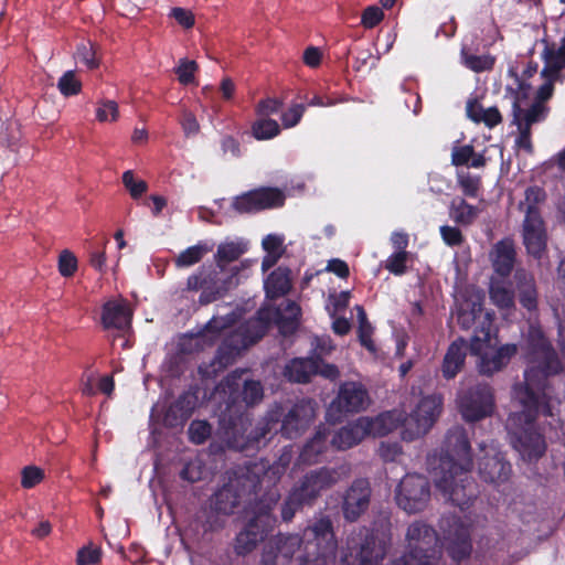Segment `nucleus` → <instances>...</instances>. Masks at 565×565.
<instances>
[{
	"instance_id": "1",
	"label": "nucleus",
	"mask_w": 565,
	"mask_h": 565,
	"mask_svg": "<svg viewBox=\"0 0 565 565\" xmlns=\"http://www.w3.org/2000/svg\"><path fill=\"white\" fill-rule=\"evenodd\" d=\"M527 367L524 384L514 386L515 397L523 409L518 415L525 426L515 434L513 446L526 461L539 460L546 450L544 436L535 428L540 414L552 416L550 395L546 392L548 377L564 371L557 351L540 329L529 332L524 349Z\"/></svg>"
},
{
	"instance_id": "2",
	"label": "nucleus",
	"mask_w": 565,
	"mask_h": 565,
	"mask_svg": "<svg viewBox=\"0 0 565 565\" xmlns=\"http://www.w3.org/2000/svg\"><path fill=\"white\" fill-rule=\"evenodd\" d=\"M225 407L221 411L218 433L230 449L247 452L258 450L270 439L282 416V406L273 405L252 429L250 406L263 399L264 391L259 381L243 380L237 371L228 374L218 385Z\"/></svg>"
},
{
	"instance_id": "3",
	"label": "nucleus",
	"mask_w": 565,
	"mask_h": 565,
	"mask_svg": "<svg viewBox=\"0 0 565 565\" xmlns=\"http://www.w3.org/2000/svg\"><path fill=\"white\" fill-rule=\"evenodd\" d=\"M275 545L284 561L291 559L298 553L297 558L301 564L312 557H333L337 554L338 542L332 521L329 516H322L308 525L301 535L281 536Z\"/></svg>"
},
{
	"instance_id": "4",
	"label": "nucleus",
	"mask_w": 565,
	"mask_h": 565,
	"mask_svg": "<svg viewBox=\"0 0 565 565\" xmlns=\"http://www.w3.org/2000/svg\"><path fill=\"white\" fill-rule=\"evenodd\" d=\"M266 466L262 462H244L228 472V481L224 483L212 497L211 505L225 515L233 514L241 503L254 504L260 497V477Z\"/></svg>"
},
{
	"instance_id": "5",
	"label": "nucleus",
	"mask_w": 565,
	"mask_h": 565,
	"mask_svg": "<svg viewBox=\"0 0 565 565\" xmlns=\"http://www.w3.org/2000/svg\"><path fill=\"white\" fill-rule=\"evenodd\" d=\"M279 499L280 491L274 480L252 507L253 518L236 535L234 550L237 555L244 556L250 553L271 532L276 524V518L271 511Z\"/></svg>"
},
{
	"instance_id": "6",
	"label": "nucleus",
	"mask_w": 565,
	"mask_h": 565,
	"mask_svg": "<svg viewBox=\"0 0 565 565\" xmlns=\"http://www.w3.org/2000/svg\"><path fill=\"white\" fill-rule=\"evenodd\" d=\"M340 480V472L334 468L321 467L305 473L291 488L281 504L282 521L290 522L296 512L303 507H312L323 491L332 488Z\"/></svg>"
},
{
	"instance_id": "7",
	"label": "nucleus",
	"mask_w": 565,
	"mask_h": 565,
	"mask_svg": "<svg viewBox=\"0 0 565 565\" xmlns=\"http://www.w3.org/2000/svg\"><path fill=\"white\" fill-rule=\"evenodd\" d=\"M407 551L391 565H436L441 556L438 534L422 521L409 524L406 533Z\"/></svg>"
},
{
	"instance_id": "8",
	"label": "nucleus",
	"mask_w": 565,
	"mask_h": 565,
	"mask_svg": "<svg viewBox=\"0 0 565 565\" xmlns=\"http://www.w3.org/2000/svg\"><path fill=\"white\" fill-rule=\"evenodd\" d=\"M471 468L461 471L435 470L436 488L460 510L468 509L478 497V487L469 476Z\"/></svg>"
},
{
	"instance_id": "9",
	"label": "nucleus",
	"mask_w": 565,
	"mask_h": 565,
	"mask_svg": "<svg viewBox=\"0 0 565 565\" xmlns=\"http://www.w3.org/2000/svg\"><path fill=\"white\" fill-rule=\"evenodd\" d=\"M443 403L441 394L424 396L416 408L403 420L402 438L413 441L427 434L440 415Z\"/></svg>"
},
{
	"instance_id": "10",
	"label": "nucleus",
	"mask_w": 565,
	"mask_h": 565,
	"mask_svg": "<svg viewBox=\"0 0 565 565\" xmlns=\"http://www.w3.org/2000/svg\"><path fill=\"white\" fill-rule=\"evenodd\" d=\"M461 468H472L471 446L466 429L455 426L448 429L435 470L461 471Z\"/></svg>"
},
{
	"instance_id": "11",
	"label": "nucleus",
	"mask_w": 565,
	"mask_h": 565,
	"mask_svg": "<svg viewBox=\"0 0 565 565\" xmlns=\"http://www.w3.org/2000/svg\"><path fill=\"white\" fill-rule=\"evenodd\" d=\"M369 402V393L360 382H343L337 396L330 403L326 412L329 423H340L347 414L359 413L365 408Z\"/></svg>"
},
{
	"instance_id": "12",
	"label": "nucleus",
	"mask_w": 565,
	"mask_h": 565,
	"mask_svg": "<svg viewBox=\"0 0 565 565\" xmlns=\"http://www.w3.org/2000/svg\"><path fill=\"white\" fill-rule=\"evenodd\" d=\"M479 477L487 483L500 484L510 479L512 466L493 443H481L477 456Z\"/></svg>"
},
{
	"instance_id": "13",
	"label": "nucleus",
	"mask_w": 565,
	"mask_h": 565,
	"mask_svg": "<svg viewBox=\"0 0 565 565\" xmlns=\"http://www.w3.org/2000/svg\"><path fill=\"white\" fill-rule=\"evenodd\" d=\"M429 498V481L418 473L406 475L398 483L395 495L398 507L407 513L423 511Z\"/></svg>"
},
{
	"instance_id": "14",
	"label": "nucleus",
	"mask_w": 565,
	"mask_h": 565,
	"mask_svg": "<svg viewBox=\"0 0 565 565\" xmlns=\"http://www.w3.org/2000/svg\"><path fill=\"white\" fill-rule=\"evenodd\" d=\"M459 411L466 422H478L492 414L494 398L490 385L479 383L465 391L458 399Z\"/></svg>"
},
{
	"instance_id": "15",
	"label": "nucleus",
	"mask_w": 565,
	"mask_h": 565,
	"mask_svg": "<svg viewBox=\"0 0 565 565\" xmlns=\"http://www.w3.org/2000/svg\"><path fill=\"white\" fill-rule=\"evenodd\" d=\"M316 409L317 402L312 398H301L297 401L287 413L282 411L279 424L269 435L280 431L287 439L298 437L315 419Z\"/></svg>"
},
{
	"instance_id": "16",
	"label": "nucleus",
	"mask_w": 565,
	"mask_h": 565,
	"mask_svg": "<svg viewBox=\"0 0 565 565\" xmlns=\"http://www.w3.org/2000/svg\"><path fill=\"white\" fill-rule=\"evenodd\" d=\"M285 200L284 192L277 188H259L235 196L231 206L238 214H249L280 207Z\"/></svg>"
},
{
	"instance_id": "17",
	"label": "nucleus",
	"mask_w": 565,
	"mask_h": 565,
	"mask_svg": "<svg viewBox=\"0 0 565 565\" xmlns=\"http://www.w3.org/2000/svg\"><path fill=\"white\" fill-rule=\"evenodd\" d=\"M371 483L365 478L355 479L342 495L341 510L345 521L356 522L371 502Z\"/></svg>"
},
{
	"instance_id": "18",
	"label": "nucleus",
	"mask_w": 565,
	"mask_h": 565,
	"mask_svg": "<svg viewBox=\"0 0 565 565\" xmlns=\"http://www.w3.org/2000/svg\"><path fill=\"white\" fill-rule=\"evenodd\" d=\"M522 236L526 252L534 258L540 259L547 245L545 223L540 211L533 207L525 210Z\"/></svg>"
},
{
	"instance_id": "19",
	"label": "nucleus",
	"mask_w": 565,
	"mask_h": 565,
	"mask_svg": "<svg viewBox=\"0 0 565 565\" xmlns=\"http://www.w3.org/2000/svg\"><path fill=\"white\" fill-rule=\"evenodd\" d=\"M515 78L518 84V90H513L514 99L512 103V124L515 126H526L529 128L532 127L533 124L539 122L545 118L546 107L540 102H534L529 109H523L520 105V92L524 95L526 90L530 88V85L524 81H521L519 75L510 71Z\"/></svg>"
},
{
	"instance_id": "20",
	"label": "nucleus",
	"mask_w": 565,
	"mask_h": 565,
	"mask_svg": "<svg viewBox=\"0 0 565 565\" xmlns=\"http://www.w3.org/2000/svg\"><path fill=\"white\" fill-rule=\"evenodd\" d=\"M514 295L519 303L529 313L537 311L539 290L534 276L524 268H518L513 275Z\"/></svg>"
},
{
	"instance_id": "21",
	"label": "nucleus",
	"mask_w": 565,
	"mask_h": 565,
	"mask_svg": "<svg viewBox=\"0 0 565 565\" xmlns=\"http://www.w3.org/2000/svg\"><path fill=\"white\" fill-rule=\"evenodd\" d=\"M198 403V396L192 392H183L166 409L162 424L167 428L182 427L192 416Z\"/></svg>"
},
{
	"instance_id": "22",
	"label": "nucleus",
	"mask_w": 565,
	"mask_h": 565,
	"mask_svg": "<svg viewBox=\"0 0 565 565\" xmlns=\"http://www.w3.org/2000/svg\"><path fill=\"white\" fill-rule=\"evenodd\" d=\"M490 258L494 273L501 278H508L513 271L516 260L514 241L504 237L497 242L492 247Z\"/></svg>"
},
{
	"instance_id": "23",
	"label": "nucleus",
	"mask_w": 565,
	"mask_h": 565,
	"mask_svg": "<svg viewBox=\"0 0 565 565\" xmlns=\"http://www.w3.org/2000/svg\"><path fill=\"white\" fill-rule=\"evenodd\" d=\"M365 425H369L366 417H359L356 420L349 423L337 430L333 434L330 444L337 450H347L352 448L369 436L366 428L364 427Z\"/></svg>"
},
{
	"instance_id": "24",
	"label": "nucleus",
	"mask_w": 565,
	"mask_h": 565,
	"mask_svg": "<svg viewBox=\"0 0 565 565\" xmlns=\"http://www.w3.org/2000/svg\"><path fill=\"white\" fill-rule=\"evenodd\" d=\"M467 345L462 338L452 341L443 359L440 366L441 375L446 380L455 379L465 366Z\"/></svg>"
},
{
	"instance_id": "25",
	"label": "nucleus",
	"mask_w": 565,
	"mask_h": 565,
	"mask_svg": "<svg viewBox=\"0 0 565 565\" xmlns=\"http://www.w3.org/2000/svg\"><path fill=\"white\" fill-rule=\"evenodd\" d=\"M542 60L544 62V67L541 72L542 77L562 79V72L565 70V39L562 40L561 46H556L555 43L545 42Z\"/></svg>"
},
{
	"instance_id": "26",
	"label": "nucleus",
	"mask_w": 565,
	"mask_h": 565,
	"mask_svg": "<svg viewBox=\"0 0 565 565\" xmlns=\"http://www.w3.org/2000/svg\"><path fill=\"white\" fill-rule=\"evenodd\" d=\"M131 312L126 302L108 300L102 308V324L104 329L124 330L129 327Z\"/></svg>"
},
{
	"instance_id": "27",
	"label": "nucleus",
	"mask_w": 565,
	"mask_h": 565,
	"mask_svg": "<svg viewBox=\"0 0 565 565\" xmlns=\"http://www.w3.org/2000/svg\"><path fill=\"white\" fill-rule=\"evenodd\" d=\"M268 328L269 318L265 317L262 311H258L256 317L249 318L242 323L233 334L239 337V340L246 344V348H249L267 333Z\"/></svg>"
},
{
	"instance_id": "28",
	"label": "nucleus",
	"mask_w": 565,
	"mask_h": 565,
	"mask_svg": "<svg viewBox=\"0 0 565 565\" xmlns=\"http://www.w3.org/2000/svg\"><path fill=\"white\" fill-rule=\"evenodd\" d=\"M518 353V345L514 343H507L497 349V351L488 356L481 355L479 371L483 375H492L495 372L505 367L511 359Z\"/></svg>"
},
{
	"instance_id": "29",
	"label": "nucleus",
	"mask_w": 565,
	"mask_h": 565,
	"mask_svg": "<svg viewBox=\"0 0 565 565\" xmlns=\"http://www.w3.org/2000/svg\"><path fill=\"white\" fill-rule=\"evenodd\" d=\"M247 349L246 344L239 340V337L231 333L218 345L212 362L214 371H221L233 364L243 350Z\"/></svg>"
},
{
	"instance_id": "30",
	"label": "nucleus",
	"mask_w": 565,
	"mask_h": 565,
	"mask_svg": "<svg viewBox=\"0 0 565 565\" xmlns=\"http://www.w3.org/2000/svg\"><path fill=\"white\" fill-rule=\"evenodd\" d=\"M385 546L381 544L373 533L366 532L359 544L355 558L359 565H379L385 556Z\"/></svg>"
},
{
	"instance_id": "31",
	"label": "nucleus",
	"mask_w": 565,
	"mask_h": 565,
	"mask_svg": "<svg viewBox=\"0 0 565 565\" xmlns=\"http://www.w3.org/2000/svg\"><path fill=\"white\" fill-rule=\"evenodd\" d=\"M328 429L319 428L315 436L303 445L299 454V462L306 465L319 462L328 449Z\"/></svg>"
},
{
	"instance_id": "32",
	"label": "nucleus",
	"mask_w": 565,
	"mask_h": 565,
	"mask_svg": "<svg viewBox=\"0 0 565 565\" xmlns=\"http://www.w3.org/2000/svg\"><path fill=\"white\" fill-rule=\"evenodd\" d=\"M264 288L266 297L277 299L287 295L291 288L290 269L287 267H277L265 279Z\"/></svg>"
},
{
	"instance_id": "33",
	"label": "nucleus",
	"mask_w": 565,
	"mask_h": 565,
	"mask_svg": "<svg viewBox=\"0 0 565 565\" xmlns=\"http://www.w3.org/2000/svg\"><path fill=\"white\" fill-rule=\"evenodd\" d=\"M227 281L221 280L215 269L206 270L203 267V289L199 301L202 305L211 303L221 298L227 290Z\"/></svg>"
},
{
	"instance_id": "34",
	"label": "nucleus",
	"mask_w": 565,
	"mask_h": 565,
	"mask_svg": "<svg viewBox=\"0 0 565 565\" xmlns=\"http://www.w3.org/2000/svg\"><path fill=\"white\" fill-rule=\"evenodd\" d=\"M489 296L492 303L501 310L510 311L515 308L514 287L511 288L505 278H491Z\"/></svg>"
},
{
	"instance_id": "35",
	"label": "nucleus",
	"mask_w": 565,
	"mask_h": 565,
	"mask_svg": "<svg viewBox=\"0 0 565 565\" xmlns=\"http://www.w3.org/2000/svg\"><path fill=\"white\" fill-rule=\"evenodd\" d=\"M317 362L313 358L308 359H292L286 366L284 375L295 383H308L312 375H316Z\"/></svg>"
},
{
	"instance_id": "36",
	"label": "nucleus",
	"mask_w": 565,
	"mask_h": 565,
	"mask_svg": "<svg viewBox=\"0 0 565 565\" xmlns=\"http://www.w3.org/2000/svg\"><path fill=\"white\" fill-rule=\"evenodd\" d=\"M483 153H476L472 145L454 146L451 150V164L455 167L482 168L486 166Z\"/></svg>"
},
{
	"instance_id": "37",
	"label": "nucleus",
	"mask_w": 565,
	"mask_h": 565,
	"mask_svg": "<svg viewBox=\"0 0 565 565\" xmlns=\"http://www.w3.org/2000/svg\"><path fill=\"white\" fill-rule=\"evenodd\" d=\"M247 249L248 244L243 239L223 242L217 246L215 262L223 269L226 264L237 260Z\"/></svg>"
},
{
	"instance_id": "38",
	"label": "nucleus",
	"mask_w": 565,
	"mask_h": 565,
	"mask_svg": "<svg viewBox=\"0 0 565 565\" xmlns=\"http://www.w3.org/2000/svg\"><path fill=\"white\" fill-rule=\"evenodd\" d=\"M370 425H365L367 435L374 437H383L392 433L398 426L399 418L393 412H385L375 418L366 417Z\"/></svg>"
},
{
	"instance_id": "39",
	"label": "nucleus",
	"mask_w": 565,
	"mask_h": 565,
	"mask_svg": "<svg viewBox=\"0 0 565 565\" xmlns=\"http://www.w3.org/2000/svg\"><path fill=\"white\" fill-rule=\"evenodd\" d=\"M212 246H210L206 242H199L198 244L190 246L182 250L174 258V266L177 268H189L199 264L206 254L212 250Z\"/></svg>"
},
{
	"instance_id": "40",
	"label": "nucleus",
	"mask_w": 565,
	"mask_h": 565,
	"mask_svg": "<svg viewBox=\"0 0 565 565\" xmlns=\"http://www.w3.org/2000/svg\"><path fill=\"white\" fill-rule=\"evenodd\" d=\"M472 552V543L470 535L466 529H461L456 537L447 545V553L452 561L459 563L470 557Z\"/></svg>"
},
{
	"instance_id": "41",
	"label": "nucleus",
	"mask_w": 565,
	"mask_h": 565,
	"mask_svg": "<svg viewBox=\"0 0 565 565\" xmlns=\"http://www.w3.org/2000/svg\"><path fill=\"white\" fill-rule=\"evenodd\" d=\"M479 214L478 207L469 204L465 199H454L450 204V216L455 223L460 225H471Z\"/></svg>"
},
{
	"instance_id": "42",
	"label": "nucleus",
	"mask_w": 565,
	"mask_h": 565,
	"mask_svg": "<svg viewBox=\"0 0 565 565\" xmlns=\"http://www.w3.org/2000/svg\"><path fill=\"white\" fill-rule=\"evenodd\" d=\"M492 317L486 312L483 320L476 328L473 335L470 340V351L472 354L479 355L484 347H487L491 339Z\"/></svg>"
},
{
	"instance_id": "43",
	"label": "nucleus",
	"mask_w": 565,
	"mask_h": 565,
	"mask_svg": "<svg viewBox=\"0 0 565 565\" xmlns=\"http://www.w3.org/2000/svg\"><path fill=\"white\" fill-rule=\"evenodd\" d=\"M461 58L463 65L476 73L492 70L495 62L494 57L489 54L476 55L469 53L465 47L461 50Z\"/></svg>"
},
{
	"instance_id": "44",
	"label": "nucleus",
	"mask_w": 565,
	"mask_h": 565,
	"mask_svg": "<svg viewBox=\"0 0 565 565\" xmlns=\"http://www.w3.org/2000/svg\"><path fill=\"white\" fill-rule=\"evenodd\" d=\"M252 132L257 140H268L279 135L280 127L275 119L259 118L252 125Z\"/></svg>"
},
{
	"instance_id": "45",
	"label": "nucleus",
	"mask_w": 565,
	"mask_h": 565,
	"mask_svg": "<svg viewBox=\"0 0 565 565\" xmlns=\"http://www.w3.org/2000/svg\"><path fill=\"white\" fill-rule=\"evenodd\" d=\"M75 58L84 64L88 70H95L99 66L97 56V46L90 41L82 42L76 47Z\"/></svg>"
},
{
	"instance_id": "46",
	"label": "nucleus",
	"mask_w": 565,
	"mask_h": 565,
	"mask_svg": "<svg viewBox=\"0 0 565 565\" xmlns=\"http://www.w3.org/2000/svg\"><path fill=\"white\" fill-rule=\"evenodd\" d=\"M482 315V305L480 302H472L468 308L461 306L457 312V322L463 330L470 329L477 319Z\"/></svg>"
},
{
	"instance_id": "47",
	"label": "nucleus",
	"mask_w": 565,
	"mask_h": 565,
	"mask_svg": "<svg viewBox=\"0 0 565 565\" xmlns=\"http://www.w3.org/2000/svg\"><path fill=\"white\" fill-rule=\"evenodd\" d=\"M57 88L63 96H75L82 90V82L74 71H66L57 82Z\"/></svg>"
},
{
	"instance_id": "48",
	"label": "nucleus",
	"mask_w": 565,
	"mask_h": 565,
	"mask_svg": "<svg viewBox=\"0 0 565 565\" xmlns=\"http://www.w3.org/2000/svg\"><path fill=\"white\" fill-rule=\"evenodd\" d=\"M457 182L465 196L477 198L481 186V179L478 175H472L469 172L458 173Z\"/></svg>"
},
{
	"instance_id": "49",
	"label": "nucleus",
	"mask_w": 565,
	"mask_h": 565,
	"mask_svg": "<svg viewBox=\"0 0 565 565\" xmlns=\"http://www.w3.org/2000/svg\"><path fill=\"white\" fill-rule=\"evenodd\" d=\"M212 434V426L206 420H193L189 426V438L195 445L204 444Z\"/></svg>"
},
{
	"instance_id": "50",
	"label": "nucleus",
	"mask_w": 565,
	"mask_h": 565,
	"mask_svg": "<svg viewBox=\"0 0 565 565\" xmlns=\"http://www.w3.org/2000/svg\"><path fill=\"white\" fill-rule=\"evenodd\" d=\"M122 183L134 200L141 198L148 190V184L143 180H136L131 170L122 173Z\"/></svg>"
},
{
	"instance_id": "51",
	"label": "nucleus",
	"mask_w": 565,
	"mask_h": 565,
	"mask_svg": "<svg viewBox=\"0 0 565 565\" xmlns=\"http://www.w3.org/2000/svg\"><path fill=\"white\" fill-rule=\"evenodd\" d=\"M351 291L349 290L330 294L328 297L330 303L328 306L329 315L334 318L338 313L344 311L349 307Z\"/></svg>"
},
{
	"instance_id": "52",
	"label": "nucleus",
	"mask_w": 565,
	"mask_h": 565,
	"mask_svg": "<svg viewBox=\"0 0 565 565\" xmlns=\"http://www.w3.org/2000/svg\"><path fill=\"white\" fill-rule=\"evenodd\" d=\"M290 452L289 451H284V454L279 457L278 459V462L276 465H274L273 467L269 466L268 461H263V460H247L246 462H262L266 466V470H265V473L262 475L260 477V481H262V486L264 484V482L269 479V473L271 475H281L285 472V470L287 469V467L289 466L290 463Z\"/></svg>"
},
{
	"instance_id": "53",
	"label": "nucleus",
	"mask_w": 565,
	"mask_h": 565,
	"mask_svg": "<svg viewBox=\"0 0 565 565\" xmlns=\"http://www.w3.org/2000/svg\"><path fill=\"white\" fill-rule=\"evenodd\" d=\"M408 253L395 252L385 262V268L395 276H402L406 273Z\"/></svg>"
},
{
	"instance_id": "54",
	"label": "nucleus",
	"mask_w": 565,
	"mask_h": 565,
	"mask_svg": "<svg viewBox=\"0 0 565 565\" xmlns=\"http://www.w3.org/2000/svg\"><path fill=\"white\" fill-rule=\"evenodd\" d=\"M204 470L205 468L201 460H190L183 466L182 470L180 471V478L182 480L193 483L203 478Z\"/></svg>"
},
{
	"instance_id": "55",
	"label": "nucleus",
	"mask_w": 565,
	"mask_h": 565,
	"mask_svg": "<svg viewBox=\"0 0 565 565\" xmlns=\"http://www.w3.org/2000/svg\"><path fill=\"white\" fill-rule=\"evenodd\" d=\"M58 271L63 277H72L77 270V258L68 249L61 252L58 256Z\"/></svg>"
},
{
	"instance_id": "56",
	"label": "nucleus",
	"mask_w": 565,
	"mask_h": 565,
	"mask_svg": "<svg viewBox=\"0 0 565 565\" xmlns=\"http://www.w3.org/2000/svg\"><path fill=\"white\" fill-rule=\"evenodd\" d=\"M44 478V471L35 466H26L21 472V486L24 489H32Z\"/></svg>"
},
{
	"instance_id": "57",
	"label": "nucleus",
	"mask_w": 565,
	"mask_h": 565,
	"mask_svg": "<svg viewBox=\"0 0 565 565\" xmlns=\"http://www.w3.org/2000/svg\"><path fill=\"white\" fill-rule=\"evenodd\" d=\"M306 106L303 104H295L281 114V122L285 128H292L299 124Z\"/></svg>"
},
{
	"instance_id": "58",
	"label": "nucleus",
	"mask_w": 565,
	"mask_h": 565,
	"mask_svg": "<svg viewBox=\"0 0 565 565\" xmlns=\"http://www.w3.org/2000/svg\"><path fill=\"white\" fill-rule=\"evenodd\" d=\"M384 19V13L381 8L376 6H370L364 9L361 15V24L365 29L375 28Z\"/></svg>"
},
{
	"instance_id": "59",
	"label": "nucleus",
	"mask_w": 565,
	"mask_h": 565,
	"mask_svg": "<svg viewBox=\"0 0 565 565\" xmlns=\"http://www.w3.org/2000/svg\"><path fill=\"white\" fill-rule=\"evenodd\" d=\"M198 68L195 61L182 60L180 65L175 70L178 79L183 85H189L194 81V73Z\"/></svg>"
},
{
	"instance_id": "60",
	"label": "nucleus",
	"mask_w": 565,
	"mask_h": 565,
	"mask_svg": "<svg viewBox=\"0 0 565 565\" xmlns=\"http://www.w3.org/2000/svg\"><path fill=\"white\" fill-rule=\"evenodd\" d=\"M282 107V102L278 98H265L259 100L256 106V114L260 118H268L270 115L277 114Z\"/></svg>"
},
{
	"instance_id": "61",
	"label": "nucleus",
	"mask_w": 565,
	"mask_h": 565,
	"mask_svg": "<svg viewBox=\"0 0 565 565\" xmlns=\"http://www.w3.org/2000/svg\"><path fill=\"white\" fill-rule=\"evenodd\" d=\"M440 235L446 245L450 247L460 246L463 243V235L456 226L443 225L440 226Z\"/></svg>"
},
{
	"instance_id": "62",
	"label": "nucleus",
	"mask_w": 565,
	"mask_h": 565,
	"mask_svg": "<svg viewBox=\"0 0 565 565\" xmlns=\"http://www.w3.org/2000/svg\"><path fill=\"white\" fill-rule=\"evenodd\" d=\"M108 239H104L102 247L94 248L89 252V265L99 273L106 269V253L105 248Z\"/></svg>"
},
{
	"instance_id": "63",
	"label": "nucleus",
	"mask_w": 565,
	"mask_h": 565,
	"mask_svg": "<svg viewBox=\"0 0 565 565\" xmlns=\"http://www.w3.org/2000/svg\"><path fill=\"white\" fill-rule=\"evenodd\" d=\"M118 104L114 100H105L96 110V117L99 121L110 120L115 121L118 118Z\"/></svg>"
},
{
	"instance_id": "64",
	"label": "nucleus",
	"mask_w": 565,
	"mask_h": 565,
	"mask_svg": "<svg viewBox=\"0 0 565 565\" xmlns=\"http://www.w3.org/2000/svg\"><path fill=\"white\" fill-rule=\"evenodd\" d=\"M373 332H374V328L372 324L358 327L359 342L363 348H365L371 353L376 352V345L372 339Z\"/></svg>"
}]
</instances>
